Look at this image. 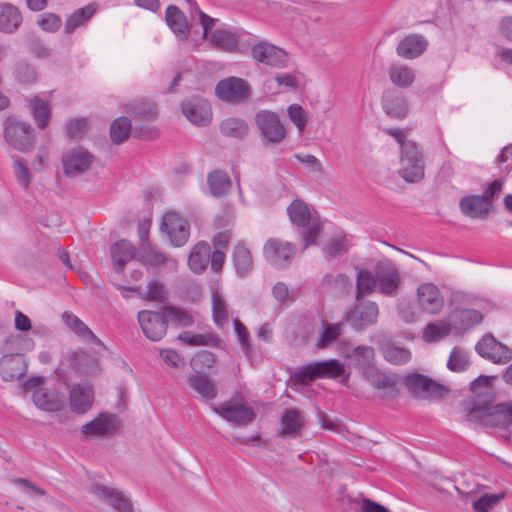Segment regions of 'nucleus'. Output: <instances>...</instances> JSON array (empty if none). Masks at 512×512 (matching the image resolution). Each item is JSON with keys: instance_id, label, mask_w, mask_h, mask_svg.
Returning <instances> with one entry per match:
<instances>
[{"instance_id": "obj_42", "label": "nucleus", "mask_w": 512, "mask_h": 512, "mask_svg": "<svg viewBox=\"0 0 512 512\" xmlns=\"http://www.w3.org/2000/svg\"><path fill=\"white\" fill-rule=\"evenodd\" d=\"M96 12V7L92 4L84 6L74 11L66 20L64 25V32L71 34L78 27L86 23Z\"/></svg>"}, {"instance_id": "obj_3", "label": "nucleus", "mask_w": 512, "mask_h": 512, "mask_svg": "<svg viewBox=\"0 0 512 512\" xmlns=\"http://www.w3.org/2000/svg\"><path fill=\"white\" fill-rule=\"evenodd\" d=\"M399 176L407 183H418L425 176V159L417 143H407L400 151Z\"/></svg>"}, {"instance_id": "obj_41", "label": "nucleus", "mask_w": 512, "mask_h": 512, "mask_svg": "<svg viewBox=\"0 0 512 512\" xmlns=\"http://www.w3.org/2000/svg\"><path fill=\"white\" fill-rule=\"evenodd\" d=\"M29 106L37 126L41 129L46 128L51 117L49 102L35 96L30 100Z\"/></svg>"}, {"instance_id": "obj_8", "label": "nucleus", "mask_w": 512, "mask_h": 512, "mask_svg": "<svg viewBox=\"0 0 512 512\" xmlns=\"http://www.w3.org/2000/svg\"><path fill=\"white\" fill-rule=\"evenodd\" d=\"M89 492L117 512H135L130 497L117 488L97 483Z\"/></svg>"}, {"instance_id": "obj_29", "label": "nucleus", "mask_w": 512, "mask_h": 512, "mask_svg": "<svg viewBox=\"0 0 512 512\" xmlns=\"http://www.w3.org/2000/svg\"><path fill=\"white\" fill-rule=\"evenodd\" d=\"M113 266L116 272L121 273L125 265L134 258L135 248L127 240H120L110 248Z\"/></svg>"}, {"instance_id": "obj_36", "label": "nucleus", "mask_w": 512, "mask_h": 512, "mask_svg": "<svg viewBox=\"0 0 512 512\" xmlns=\"http://www.w3.org/2000/svg\"><path fill=\"white\" fill-rule=\"evenodd\" d=\"M0 369L5 381L19 379L25 373L20 356L6 355L1 359Z\"/></svg>"}, {"instance_id": "obj_21", "label": "nucleus", "mask_w": 512, "mask_h": 512, "mask_svg": "<svg viewBox=\"0 0 512 512\" xmlns=\"http://www.w3.org/2000/svg\"><path fill=\"white\" fill-rule=\"evenodd\" d=\"M305 425L303 413L296 408L285 409L280 418L278 435L281 437L296 438Z\"/></svg>"}, {"instance_id": "obj_44", "label": "nucleus", "mask_w": 512, "mask_h": 512, "mask_svg": "<svg viewBox=\"0 0 512 512\" xmlns=\"http://www.w3.org/2000/svg\"><path fill=\"white\" fill-rule=\"evenodd\" d=\"M377 286V276L369 270L360 269L357 273V291L356 300L360 301L362 297L371 294Z\"/></svg>"}, {"instance_id": "obj_17", "label": "nucleus", "mask_w": 512, "mask_h": 512, "mask_svg": "<svg viewBox=\"0 0 512 512\" xmlns=\"http://www.w3.org/2000/svg\"><path fill=\"white\" fill-rule=\"evenodd\" d=\"M378 305L373 301L360 302L346 314V319L356 329H364L377 322Z\"/></svg>"}, {"instance_id": "obj_30", "label": "nucleus", "mask_w": 512, "mask_h": 512, "mask_svg": "<svg viewBox=\"0 0 512 512\" xmlns=\"http://www.w3.org/2000/svg\"><path fill=\"white\" fill-rule=\"evenodd\" d=\"M210 259V246L205 241L195 244L188 256L189 268L196 274L203 273Z\"/></svg>"}, {"instance_id": "obj_7", "label": "nucleus", "mask_w": 512, "mask_h": 512, "mask_svg": "<svg viewBox=\"0 0 512 512\" xmlns=\"http://www.w3.org/2000/svg\"><path fill=\"white\" fill-rule=\"evenodd\" d=\"M167 317L164 308L162 311L142 310L137 316L143 334L152 341H159L166 335Z\"/></svg>"}, {"instance_id": "obj_20", "label": "nucleus", "mask_w": 512, "mask_h": 512, "mask_svg": "<svg viewBox=\"0 0 512 512\" xmlns=\"http://www.w3.org/2000/svg\"><path fill=\"white\" fill-rule=\"evenodd\" d=\"M94 392L87 382L73 385L69 393L70 408L77 414H84L90 410L93 404Z\"/></svg>"}, {"instance_id": "obj_16", "label": "nucleus", "mask_w": 512, "mask_h": 512, "mask_svg": "<svg viewBox=\"0 0 512 512\" xmlns=\"http://www.w3.org/2000/svg\"><path fill=\"white\" fill-rule=\"evenodd\" d=\"M94 157L86 149L76 147L70 149L62 160L63 171L68 176H76L90 169Z\"/></svg>"}, {"instance_id": "obj_47", "label": "nucleus", "mask_w": 512, "mask_h": 512, "mask_svg": "<svg viewBox=\"0 0 512 512\" xmlns=\"http://www.w3.org/2000/svg\"><path fill=\"white\" fill-rule=\"evenodd\" d=\"M132 125L127 117H119L115 119L110 126L111 140L115 144H121L126 141L131 134Z\"/></svg>"}, {"instance_id": "obj_10", "label": "nucleus", "mask_w": 512, "mask_h": 512, "mask_svg": "<svg viewBox=\"0 0 512 512\" xmlns=\"http://www.w3.org/2000/svg\"><path fill=\"white\" fill-rule=\"evenodd\" d=\"M377 287L385 296H396L401 286V276L397 267L389 260L380 261L375 266Z\"/></svg>"}, {"instance_id": "obj_14", "label": "nucleus", "mask_w": 512, "mask_h": 512, "mask_svg": "<svg viewBox=\"0 0 512 512\" xmlns=\"http://www.w3.org/2000/svg\"><path fill=\"white\" fill-rule=\"evenodd\" d=\"M121 421L116 414L102 412L93 420L84 424L81 433L86 436L107 437L117 432Z\"/></svg>"}, {"instance_id": "obj_43", "label": "nucleus", "mask_w": 512, "mask_h": 512, "mask_svg": "<svg viewBox=\"0 0 512 512\" xmlns=\"http://www.w3.org/2000/svg\"><path fill=\"white\" fill-rule=\"evenodd\" d=\"M126 112L134 118L153 119L157 115V108L152 101L134 100L126 104Z\"/></svg>"}, {"instance_id": "obj_19", "label": "nucleus", "mask_w": 512, "mask_h": 512, "mask_svg": "<svg viewBox=\"0 0 512 512\" xmlns=\"http://www.w3.org/2000/svg\"><path fill=\"white\" fill-rule=\"evenodd\" d=\"M420 308L429 314L439 313L444 306V298L438 287L432 283L420 284L417 288Z\"/></svg>"}, {"instance_id": "obj_34", "label": "nucleus", "mask_w": 512, "mask_h": 512, "mask_svg": "<svg viewBox=\"0 0 512 512\" xmlns=\"http://www.w3.org/2000/svg\"><path fill=\"white\" fill-rule=\"evenodd\" d=\"M65 324L80 338L86 342H93L96 345L102 346V341L81 321L77 316L72 313L65 312L62 315Z\"/></svg>"}, {"instance_id": "obj_37", "label": "nucleus", "mask_w": 512, "mask_h": 512, "mask_svg": "<svg viewBox=\"0 0 512 512\" xmlns=\"http://www.w3.org/2000/svg\"><path fill=\"white\" fill-rule=\"evenodd\" d=\"M391 82L400 88L410 87L415 81V72L403 64H392L388 69Z\"/></svg>"}, {"instance_id": "obj_62", "label": "nucleus", "mask_w": 512, "mask_h": 512, "mask_svg": "<svg viewBox=\"0 0 512 512\" xmlns=\"http://www.w3.org/2000/svg\"><path fill=\"white\" fill-rule=\"evenodd\" d=\"M37 24L46 32L54 33L58 31L62 25L61 18L51 12H46L39 15Z\"/></svg>"}, {"instance_id": "obj_22", "label": "nucleus", "mask_w": 512, "mask_h": 512, "mask_svg": "<svg viewBox=\"0 0 512 512\" xmlns=\"http://www.w3.org/2000/svg\"><path fill=\"white\" fill-rule=\"evenodd\" d=\"M459 207L461 212L470 218L485 219L493 204L482 195H470L460 200Z\"/></svg>"}, {"instance_id": "obj_55", "label": "nucleus", "mask_w": 512, "mask_h": 512, "mask_svg": "<svg viewBox=\"0 0 512 512\" xmlns=\"http://www.w3.org/2000/svg\"><path fill=\"white\" fill-rule=\"evenodd\" d=\"M320 378H337L344 372V366L336 359L317 361Z\"/></svg>"}, {"instance_id": "obj_6", "label": "nucleus", "mask_w": 512, "mask_h": 512, "mask_svg": "<svg viewBox=\"0 0 512 512\" xmlns=\"http://www.w3.org/2000/svg\"><path fill=\"white\" fill-rule=\"evenodd\" d=\"M296 254L295 244L277 238L268 239L263 247L266 261L277 269H285Z\"/></svg>"}, {"instance_id": "obj_51", "label": "nucleus", "mask_w": 512, "mask_h": 512, "mask_svg": "<svg viewBox=\"0 0 512 512\" xmlns=\"http://www.w3.org/2000/svg\"><path fill=\"white\" fill-rule=\"evenodd\" d=\"M452 330L451 324L445 321L430 323L426 326L423 338L426 342H436L449 335Z\"/></svg>"}, {"instance_id": "obj_39", "label": "nucleus", "mask_w": 512, "mask_h": 512, "mask_svg": "<svg viewBox=\"0 0 512 512\" xmlns=\"http://www.w3.org/2000/svg\"><path fill=\"white\" fill-rule=\"evenodd\" d=\"M207 181L211 194L216 197L225 195L232 185L228 174L221 170L210 172Z\"/></svg>"}, {"instance_id": "obj_12", "label": "nucleus", "mask_w": 512, "mask_h": 512, "mask_svg": "<svg viewBox=\"0 0 512 512\" xmlns=\"http://www.w3.org/2000/svg\"><path fill=\"white\" fill-rule=\"evenodd\" d=\"M161 229L175 247H181L188 241L190 232L188 221L177 212L170 211L164 215Z\"/></svg>"}, {"instance_id": "obj_48", "label": "nucleus", "mask_w": 512, "mask_h": 512, "mask_svg": "<svg viewBox=\"0 0 512 512\" xmlns=\"http://www.w3.org/2000/svg\"><path fill=\"white\" fill-rule=\"evenodd\" d=\"M248 130V125L240 118H227L220 124L221 133L228 137L243 138Z\"/></svg>"}, {"instance_id": "obj_26", "label": "nucleus", "mask_w": 512, "mask_h": 512, "mask_svg": "<svg viewBox=\"0 0 512 512\" xmlns=\"http://www.w3.org/2000/svg\"><path fill=\"white\" fill-rule=\"evenodd\" d=\"M165 20L170 28L180 41H185L189 37L190 29L187 17L175 5H169L165 11Z\"/></svg>"}, {"instance_id": "obj_56", "label": "nucleus", "mask_w": 512, "mask_h": 512, "mask_svg": "<svg viewBox=\"0 0 512 512\" xmlns=\"http://www.w3.org/2000/svg\"><path fill=\"white\" fill-rule=\"evenodd\" d=\"M344 323L327 324L317 342V347L320 349L328 347L333 343L341 334Z\"/></svg>"}, {"instance_id": "obj_24", "label": "nucleus", "mask_w": 512, "mask_h": 512, "mask_svg": "<svg viewBox=\"0 0 512 512\" xmlns=\"http://www.w3.org/2000/svg\"><path fill=\"white\" fill-rule=\"evenodd\" d=\"M365 378L382 398H394L398 394L397 382L393 375L375 369Z\"/></svg>"}, {"instance_id": "obj_63", "label": "nucleus", "mask_w": 512, "mask_h": 512, "mask_svg": "<svg viewBox=\"0 0 512 512\" xmlns=\"http://www.w3.org/2000/svg\"><path fill=\"white\" fill-rule=\"evenodd\" d=\"M188 3L193 8V10L191 11L192 16L194 17V12L198 15L199 22L203 28V39L209 40L208 34L215 24V19L205 14L195 2L188 0Z\"/></svg>"}, {"instance_id": "obj_58", "label": "nucleus", "mask_w": 512, "mask_h": 512, "mask_svg": "<svg viewBox=\"0 0 512 512\" xmlns=\"http://www.w3.org/2000/svg\"><path fill=\"white\" fill-rule=\"evenodd\" d=\"M164 311L167 313V316L171 318L172 323H174L177 326L189 327L192 326L194 323L193 316L184 309L172 306H165Z\"/></svg>"}, {"instance_id": "obj_28", "label": "nucleus", "mask_w": 512, "mask_h": 512, "mask_svg": "<svg viewBox=\"0 0 512 512\" xmlns=\"http://www.w3.org/2000/svg\"><path fill=\"white\" fill-rule=\"evenodd\" d=\"M187 383L205 401H212L217 396V387L208 375L191 374L187 378Z\"/></svg>"}, {"instance_id": "obj_59", "label": "nucleus", "mask_w": 512, "mask_h": 512, "mask_svg": "<svg viewBox=\"0 0 512 512\" xmlns=\"http://www.w3.org/2000/svg\"><path fill=\"white\" fill-rule=\"evenodd\" d=\"M14 76L22 84H34L37 81L34 67L26 62H18L15 65Z\"/></svg>"}, {"instance_id": "obj_13", "label": "nucleus", "mask_w": 512, "mask_h": 512, "mask_svg": "<svg viewBox=\"0 0 512 512\" xmlns=\"http://www.w3.org/2000/svg\"><path fill=\"white\" fill-rule=\"evenodd\" d=\"M251 55L253 59L259 63L282 69L287 66V53L266 41H261L251 47Z\"/></svg>"}, {"instance_id": "obj_25", "label": "nucleus", "mask_w": 512, "mask_h": 512, "mask_svg": "<svg viewBox=\"0 0 512 512\" xmlns=\"http://www.w3.org/2000/svg\"><path fill=\"white\" fill-rule=\"evenodd\" d=\"M33 402L37 408L46 412H58L65 406V401L60 393L43 387L34 391Z\"/></svg>"}, {"instance_id": "obj_57", "label": "nucleus", "mask_w": 512, "mask_h": 512, "mask_svg": "<svg viewBox=\"0 0 512 512\" xmlns=\"http://www.w3.org/2000/svg\"><path fill=\"white\" fill-rule=\"evenodd\" d=\"M504 497V493L484 494L472 502V507L475 512H490Z\"/></svg>"}, {"instance_id": "obj_9", "label": "nucleus", "mask_w": 512, "mask_h": 512, "mask_svg": "<svg viewBox=\"0 0 512 512\" xmlns=\"http://www.w3.org/2000/svg\"><path fill=\"white\" fill-rule=\"evenodd\" d=\"M255 123L263 138L271 144H278L286 137V129L279 116L269 110H261L255 116Z\"/></svg>"}, {"instance_id": "obj_40", "label": "nucleus", "mask_w": 512, "mask_h": 512, "mask_svg": "<svg viewBox=\"0 0 512 512\" xmlns=\"http://www.w3.org/2000/svg\"><path fill=\"white\" fill-rule=\"evenodd\" d=\"M233 261L236 272L241 277L247 275L253 267L251 252L242 243L234 247Z\"/></svg>"}, {"instance_id": "obj_27", "label": "nucleus", "mask_w": 512, "mask_h": 512, "mask_svg": "<svg viewBox=\"0 0 512 512\" xmlns=\"http://www.w3.org/2000/svg\"><path fill=\"white\" fill-rule=\"evenodd\" d=\"M428 41L419 34H410L404 37L397 45V54L405 59H414L424 53Z\"/></svg>"}, {"instance_id": "obj_1", "label": "nucleus", "mask_w": 512, "mask_h": 512, "mask_svg": "<svg viewBox=\"0 0 512 512\" xmlns=\"http://www.w3.org/2000/svg\"><path fill=\"white\" fill-rule=\"evenodd\" d=\"M3 135L5 142L14 150L28 152L35 146L36 137L30 123L11 115L3 122Z\"/></svg>"}, {"instance_id": "obj_31", "label": "nucleus", "mask_w": 512, "mask_h": 512, "mask_svg": "<svg viewBox=\"0 0 512 512\" xmlns=\"http://www.w3.org/2000/svg\"><path fill=\"white\" fill-rule=\"evenodd\" d=\"M209 43L221 51L234 53L238 50L239 36L229 30L216 29L211 33Z\"/></svg>"}, {"instance_id": "obj_5", "label": "nucleus", "mask_w": 512, "mask_h": 512, "mask_svg": "<svg viewBox=\"0 0 512 512\" xmlns=\"http://www.w3.org/2000/svg\"><path fill=\"white\" fill-rule=\"evenodd\" d=\"M250 84L239 77L230 76L220 80L215 86L216 96L223 102L239 104L245 102L251 95Z\"/></svg>"}, {"instance_id": "obj_64", "label": "nucleus", "mask_w": 512, "mask_h": 512, "mask_svg": "<svg viewBox=\"0 0 512 512\" xmlns=\"http://www.w3.org/2000/svg\"><path fill=\"white\" fill-rule=\"evenodd\" d=\"M143 297L151 301H164L167 298V293L163 284L152 281L148 283Z\"/></svg>"}, {"instance_id": "obj_4", "label": "nucleus", "mask_w": 512, "mask_h": 512, "mask_svg": "<svg viewBox=\"0 0 512 512\" xmlns=\"http://www.w3.org/2000/svg\"><path fill=\"white\" fill-rule=\"evenodd\" d=\"M405 385L410 394L419 399H438L448 394L449 389L419 373L408 374Z\"/></svg>"}, {"instance_id": "obj_49", "label": "nucleus", "mask_w": 512, "mask_h": 512, "mask_svg": "<svg viewBox=\"0 0 512 512\" xmlns=\"http://www.w3.org/2000/svg\"><path fill=\"white\" fill-rule=\"evenodd\" d=\"M212 314L218 326H224L229 320L228 305L218 290L212 293Z\"/></svg>"}, {"instance_id": "obj_46", "label": "nucleus", "mask_w": 512, "mask_h": 512, "mask_svg": "<svg viewBox=\"0 0 512 512\" xmlns=\"http://www.w3.org/2000/svg\"><path fill=\"white\" fill-rule=\"evenodd\" d=\"M319 378L317 361L302 365L291 374V380L300 385H306Z\"/></svg>"}, {"instance_id": "obj_60", "label": "nucleus", "mask_w": 512, "mask_h": 512, "mask_svg": "<svg viewBox=\"0 0 512 512\" xmlns=\"http://www.w3.org/2000/svg\"><path fill=\"white\" fill-rule=\"evenodd\" d=\"M323 284L332 288L338 293H345L351 288V281L346 274L340 273L336 276L326 274L323 278Z\"/></svg>"}, {"instance_id": "obj_32", "label": "nucleus", "mask_w": 512, "mask_h": 512, "mask_svg": "<svg viewBox=\"0 0 512 512\" xmlns=\"http://www.w3.org/2000/svg\"><path fill=\"white\" fill-rule=\"evenodd\" d=\"M22 23L19 9L9 3L0 6V31L3 33L15 32Z\"/></svg>"}, {"instance_id": "obj_2", "label": "nucleus", "mask_w": 512, "mask_h": 512, "mask_svg": "<svg viewBox=\"0 0 512 512\" xmlns=\"http://www.w3.org/2000/svg\"><path fill=\"white\" fill-rule=\"evenodd\" d=\"M287 212L292 223L303 228L304 248L315 244L323 227L318 217L311 214L307 204L301 200H294L288 206Z\"/></svg>"}, {"instance_id": "obj_18", "label": "nucleus", "mask_w": 512, "mask_h": 512, "mask_svg": "<svg viewBox=\"0 0 512 512\" xmlns=\"http://www.w3.org/2000/svg\"><path fill=\"white\" fill-rule=\"evenodd\" d=\"M181 109L185 117L195 125H206L211 121V107L201 97L194 96L183 101Z\"/></svg>"}, {"instance_id": "obj_23", "label": "nucleus", "mask_w": 512, "mask_h": 512, "mask_svg": "<svg viewBox=\"0 0 512 512\" xmlns=\"http://www.w3.org/2000/svg\"><path fill=\"white\" fill-rule=\"evenodd\" d=\"M484 421L490 426L510 429L512 427V401L493 405L486 413Z\"/></svg>"}, {"instance_id": "obj_53", "label": "nucleus", "mask_w": 512, "mask_h": 512, "mask_svg": "<svg viewBox=\"0 0 512 512\" xmlns=\"http://www.w3.org/2000/svg\"><path fill=\"white\" fill-rule=\"evenodd\" d=\"M469 366L467 352L460 348L454 347L447 361V367L453 372H462Z\"/></svg>"}, {"instance_id": "obj_15", "label": "nucleus", "mask_w": 512, "mask_h": 512, "mask_svg": "<svg viewBox=\"0 0 512 512\" xmlns=\"http://www.w3.org/2000/svg\"><path fill=\"white\" fill-rule=\"evenodd\" d=\"M477 353L497 364H505L512 359L511 350L504 344L497 341L491 334H486L476 344Z\"/></svg>"}, {"instance_id": "obj_45", "label": "nucleus", "mask_w": 512, "mask_h": 512, "mask_svg": "<svg viewBox=\"0 0 512 512\" xmlns=\"http://www.w3.org/2000/svg\"><path fill=\"white\" fill-rule=\"evenodd\" d=\"M454 322L460 329L478 325L483 320L481 312L475 309H457L453 312Z\"/></svg>"}, {"instance_id": "obj_35", "label": "nucleus", "mask_w": 512, "mask_h": 512, "mask_svg": "<svg viewBox=\"0 0 512 512\" xmlns=\"http://www.w3.org/2000/svg\"><path fill=\"white\" fill-rule=\"evenodd\" d=\"M355 366L361 371L364 377L376 369L375 351L369 346H358L353 349Z\"/></svg>"}, {"instance_id": "obj_61", "label": "nucleus", "mask_w": 512, "mask_h": 512, "mask_svg": "<svg viewBox=\"0 0 512 512\" xmlns=\"http://www.w3.org/2000/svg\"><path fill=\"white\" fill-rule=\"evenodd\" d=\"M287 112L290 120L295 124L299 132L304 131L308 123V115L303 107L299 104H291Z\"/></svg>"}, {"instance_id": "obj_54", "label": "nucleus", "mask_w": 512, "mask_h": 512, "mask_svg": "<svg viewBox=\"0 0 512 512\" xmlns=\"http://www.w3.org/2000/svg\"><path fill=\"white\" fill-rule=\"evenodd\" d=\"M494 380L493 376H479L470 384L471 392L479 397H485L486 399L483 402H487L489 396L492 394V381Z\"/></svg>"}, {"instance_id": "obj_52", "label": "nucleus", "mask_w": 512, "mask_h": 512, "mask_svg": "<svg viewBox=\"0 0 512 512\" xmlns=\"http://www.w3.org/2000/svg\"><path fill=\"white\" fill-rule=\"evenodd\" d=\"M139 260L144 265L157 267L167 262L168 258L164 253L154 249L150 244H147V246L141 247Z\"/></svg>"}, {"instance_id": "obj_11", "label": "nucleus", "mask_w": 512, "mask_h": 512, "mask_svg": "<svg viewBox=\"0 0 512 512\" xmlns=\"http://www.w3.org/2000/svg\"><path fill=\"white\" fill-rule=\"evenodd\" d=\"M215 413L237 426H246L256 418L254 410L246 403L226 401L213 407Z\"/></svg>"}, {"instance_id": "obj_38", "label": "nucleus", "mask_w": 512, "mask_h": 512, "mask_svg": "<svg viewBox=\"0 0 512 512\" xmlns=\"http://www.w3.org/2000/svg\"><path fill=\"white\" fill-rule=\"evenodd\" d=\"M381 350L384 359L393 365H403L411 359L410 350L396 343H386Z\"/></svg>"}, {"instance_id": "obj_33", "label": "nucleus", "mask_w": 512, "mask_h": 512, "mask_svg": "<svg viewBox=\"0 0 512 512\" xmlns=\"http://www.w3.org/2000/svg\"><path fill=\"white\" fill-rule=\"evenodd\" d=\"M382 106L387 115L398 119L405 118L408 112L405 98L392 91L383 94Z\"/></svg>"}, {"instance_id": "obj_50", "label": "nucleus", "mask_w": 512, "mask_h": 512, "mask_svg": "<svg viewBox=\"0 0 512 512\" xmlns=\"http://www.w3.org/2000/svg\"><path fill=\"white\" fill-rule=\"evenodd\" d=\"M350 243L342 232L335 233L326 243L325 252L332 258H337L347 253Z\"/></svg>"}]
</instances>
